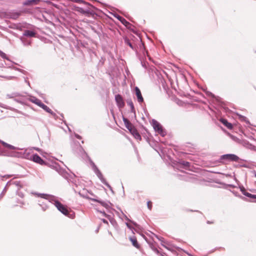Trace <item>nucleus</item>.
Instances as JSON below:
<instances>
[{"instance_id":"4","label":"nucleus","mask_w":256,"mask_h":256,"mask_svg":"<svg viewBox=\"0 0 256 256\" xmlns=\"http://www.w3.org/2000/svg\"><path fill=\"white\" fill-rule=\"evenodd\" d=\"M32 160L38 164L43 165L45 164L44 160L37 154H34L32 156Z\"/></svg>"},{"instance_id":"15","label":"nucleus","mask_w":256,"mask_h":256,"mask_svg":"<svg viewBox=\"0 0 256 256\" xmlns=\"http://www.w3.org/2000/svg\"><path fill=\"white\" fill-rule=\"evenodd\" d=\"M40 0H28L24 2L25 5H31L33 4H38Z\"/></svg>"},{"instance_id":"14","label":"nucleus","mask_w":256,"mask_h":256,"mask_svg":"<svg viewBox=\"0 0 256 256\" xmlns=\"http://www.w3.org/2000/svg\"><path fill=\"white\" fill-rule=\"evenodd\" d=\"M10 183L15 185L18 188V189H20V188H22V186L21 182L18 180H14V181L11 180L10 182Z\"/></svg>"},{"instance_id":"11","label":"nucleus","mask_w":256,"mask_h":256,"mask_svg":"<svg viewBox=\"0 0 256 256\" xmlns=\"http://www.w3.org/2000/svg\"><path fill=\"white\" fill-rule=\"evenodd\" d=\"M130 240L132 242V245L134 247L136 248H140V245L138 242L136 238L134 236L130 237Z\"/></svg>"},{"instance_id":"6","label":"nucleus","mask_w":256,"mask_h":256,"mask_svg":"<svg viewBox=\"0 0 256 256\" xmlns=\"http://www.w3.org/2000/svg\"><path fill=\"white\" fill-rule=\"evenodd\" d=\"M135 91L138 102H144V98L142 96L140 90L138 87H136Z\"/></svg>"},{"instance_id":"8","label":"nucleus","mask_w":256,"mask_h":256,"mask_svg":"<svg viewBox=\"0 0 256 256\" xmlns=\"http://www.w3.org/2000/svg\"><path fill=\"white\" fill-rule=\"evenodd\" d=\"M130 132L136 139L140 140H141V136L135 128Z\"/></svg>"},{"instance_id":"18","label":"nucleus","mask_w":256,"mask_h":256,"mask_svg":"<svg viewBox=\"0 0 256 256\" xmlns=\"http://www.w3.org/2000/svg\"><path fill=\"white\" fill-rule=\"evenodd\" d=\"M124 42L126 44L128 45V46H130V48H132V49H134V46L132 45V42H130V40L127 38H126L124 39Z\"/></svg>"},{"instance_id":"2","label":"nucleus","mask_w":256,"mask_h":256,"mask_svg":"<svg viewBox=\"0 0 256 256\" xmlns=\"http://www.w3.org/2000/svg\"><path fill=\"white\" fill-rule=\"evenodd\" d=\"M222 160H226L228 161L237 162L239 158L238 156L234 154H226L221 156Z\"/></svg>"},{"instance_id":"16","label":"nucleus","mask_w":256,"mask_h":256,"mask_svg":"<svg viewBox=\"0 0 256 256\" xmlns=\"http://www.w3.org/2000/svg\"><path fill=\"white\" fill-rule=\"evenodd\" d=\"M1 143L2 144V146L4 147H5L9 150H14V148H15L14 146L4 142H1Z\"/></svg>"},{"instance_id":"28","label":"nucleus","mask_w":256,"mask_h":256,"mask_svg":"<svg viewBox=\"0 0 256 256\" xmlns=\"http://www.w3.org/2000/svg\"><path fill=\"white\" fill-rule=\"evenodd\" d=\"M102 221H103V222H104V223H105V224H108V221H107L106 220H104H104H102Z\"/></svg>"},{"instance_id":"25","label":"nucleus","mask_w":256,"mask_h":256,"mask_svg":"<svg viewBox=\"0 0 256 256\" xmlns=\"http://www.w3.org/2000/svg\"><path fill=\"white\" fill-rule=\"evenodd\" d=\"M80 2L81 4H83L84 6H86V2L84 0H81Z\"/></svg>"},{"instance_id":"21","label":"nucleus","mask_w":256,"mask_h":256,"mask_svg":"<svg viewBox=\"0 0 256 256\" xmlns=\"http://www.w3.org/2000/svg\"><path fill=\"white\" fill-rule=\"evenodd\" d=\"M33 102L40 107H41L42 104H43V103L38 99H36Z\"/></svg>"},{"instance_id":"27","label":"nucleus","mask_w":256,"mask_h":256,"mask_svg":"<svg viewBox=\"0 0 256 256\" xmlns=\"http://www.w3.org/2000/svg\"><path fill=\"white\" fill-rule=\"evenodd\" d=\"M214 223V221H210V220L207 221V224H212Z\"/></svg>"},{"instance_id":"23","label":"nucleus","mask_w":256,"mask_h":256,"mask_svg":"<svg viewBox=\"0 0 256 256\" xmlns=\"http://www.w3.org/2000/svg\"><path fill=\"white\" fill-rule=\"evenodd\" d=\"M147 206L150 210H152V203L151 201H148L147 202Z\"/></svg>"},{"instance_id":"9","label":"nucleus","mask_w":256,"mask_h":256,"mask_svg":"<svg viewBox=\"0 0 256 256\" xmlns=\"http://www.w3.org/2000/svg\"><path fill=\"white\" fill-rule=\"evenodd\" d=\"M220 120L229 130H232L233 128L232 124L231 123L228 122L224 118H220Z\"/></svg>"},{"instance_id":"22","label":"nucleus","mask_w":256,"mask_h":256,"mask_svg":"<svg viewBox=\"0 0 256 256\" xmlns=\"http://www.w3.org/2000/svg\"><path fill=\"white\" fill-rule=\"evenodd\" d=\"M182 164L183 165L184 167H189L190 166V163L188 162L183 161L182 162Z\"/></svg>"},{"instance_id":"13","label":"nucleus","mask_w":256,"mask_h":256,"mask_svg":"<svg viewBox=\"0 0 256 256\" xmlns=\"http://www.w3.org/2000/svg\"><path fill=\"white\" fill-rule=\"evenodd\" d=\"M81 196H82L84 197H86L88 198H91L90 196H92V194L88 191L86 188H83V193L81 194Z\"/></svg>"},{"instance_id":"10","label":"nucleus","mask_w":256,"mask_h":256,"mask_svg":"<svg viewBox=\"0 0 256 256\" xmlns=\"http://www.w3.org/2000/svg\"><path fill=\"white\" fill-rule=\"evenodd\" d=\"M81 17L83 16H86L88 17L92 16V13L90 12V10H84V8L81 6Z\"/></svg>"},{"instance_id":"1","label":"nucleus","mask_w":256,"mask_h":256,"mask_svg":"<svg viewBox=\"0 0 256 256\" xmlns=\"http://www.w3.org/2000/svg\"><path fill=\"white\" fill-rule=\"evenodd\" d=\"M54 205L56 207V208L63 214H64L66 216L68 215V210L66 206L63 205L58 201H56L54 202Z\"/></svg>"},{"instance_id":"19","label":"nucleus","mask_w":256,"mask_h":256,"mask_svg":"<svg viewBox=\"0 0 256 256\" xmlns=\"http://www.w3.org/2000/svg\"><path fill=\"white\" fill-rule=\"evenodd\" d=\"M118 18L124 25L126 26L128 24H129V22H127L124 18H122V16H118Z\"/></svg>"},{"instance_id":"20","label":"nucleus","mask_w":256,"mask_h":256,"mask_svg":"<svg viewBox=\"0 0 256 256\" xmlns=\"http://www.w3.org/2000/svg\"><path fill=\"white\" fill-rule=\"evenodd\" d=\"M244 194L246 196H248V198L256 199V194H250L249 192H245Z\"/></svg>"},{"instance_id":"7","label":"nucleus","mask_w":256,"mask_h":256,"mask_svg":"<svg viewBox=\"0 0 256 256\" xmlns=\"http://www.w3.org/2000/svg\"><path fill=\"white\" fill-rule=\"evenodd\" d=\"M153 127L155 130L160 134H162L163 130L162 126L158 122H154L153 124Z\"/></svg>"},{"instance_id":"17","label":"nucleus","mask_w":256,"mask_h":256,"mask_svg":"<svg viewBox=\"0 0 256 256\" xmlns=\"http://www.w3.org/2000/svg\"><path fill=\"white\" fill-rule=\"evenodd\" d=\"M41 108H42L44 110H45L46 112L52 114L53 112L52 110L48 106L45 105L43 104H42Z\"/></svg>"},{"instance_id":"30","label":"nucleus","mask_w":256,"mask_h":256,"mask_svg":"<svg viewBox=\"0 0 256 256\" xmlns=\"http://www.w3.org/2000/svg\"><path fill=\"white\" fill-rule=\"evenodd\" d=\"M76 136L78 138H80V136H78V135H76Z\"/></svg>"},{"instance_id":"3","label":"nucleus","mask_w":256,"mask_h":256,"mask_svg":"<svg viewBox=\"0 0 256 256\" xmlns=\"http://www.w3.org/2000/svg\"><path fill=\"white\" fill-rule=\"evenodd\" d=\"M115 100L118 106L120 108H122L124 106L125 104L123 98L120 94L116 95L115 96Z\"/></svg>"},{"instance_id":"12","label":"nucleus","mask_w":256,"mask_h":256,"mask_svg":"<svg viewBox=\"0 0 256 256\" xmlns=\"http://www.w3.org/2000/svg\"><path fill=\"white\" fill-rule=\"evenodd\" d=\"M36 33L33 31L26 30L24 31V35L29 37H35Z\"/></svg>"},{"instance_id":"29","label":"nucleus","mask_w":256,"mask_h":256,"mask_svg":"<svg viewBox=\"0 0 256 256\" xmlns=\"http://www.w3.org/2000/svg\"><path fill=\"white\" fill-rule=\"evenodd\" d=\"M92 184V182L90 181H89L88 182V185H91Z\"/></svg>"},{"instance_id":"5","label":"nucleus","mask_w":256,"mask_h":256,"mask_svg":"<svg viewBox=\"0 0 256 256\" xmlns=\"http://www.w3.org/2000/svg\"><path fill=\"white\" fill-rule=\"evenodd\" d=\"M123 121L126 127L128 130L129 131H130L131 130L135 128L127 118H123Z\"/></svg>"},{"instance_id":"24","label":"nucleus","mask_w":256,"mask_h":256,"mask_svg":"<svg viewBox=\"0 0 256 256\" xmlns=\"http://www.w3.org/2000/svg\"><path fill=\"white\" fill-rule=\"evenodd\" d=\"M128 104L131 107L132 110L134 109V104H133V103H132V101L128 102Z\"/></svg>"},{"instance_id":"26","label":"nucleus","mask_w":256,"mask_h":256,"mask_svg":"<svg viewBox=\"0 0 256 256\" xmlns=\"http://www.w3.org/2000/svg\"><path fill=\"white\" fill-rule=\"evenodd\" d=\"M12 175H6V176H4V178H10L12 177Z\"/></svg>"}]
</instances>
